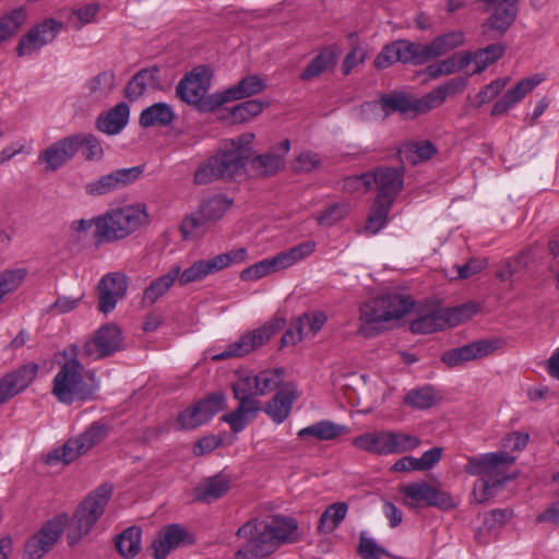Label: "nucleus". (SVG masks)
<instances>
[{"label": "nucleus", "mask_w": 559, "mask_h": 559, "mask_svg": "<svg viewBox=\"0 0 559 559\" xmlns=\"http://www.w3.org/2000/svg\"><path fill=\"white\" fill-rule=\"evenodd\" d=\"M297 530L298 523L292 516L276 514L266 519L253 518L236 532L242 544L235 552V559H264L283 544L295 542Z\"/></svg>", "instance_id": "nucleus-1"}, {"label": "nucleus", "mask_w": 559, "mask_h": 559, "mask_svg": "<svg viewBox=\"0 0 559 559\" xmlns=\"http://www.w3.org/2000/svg\"><path fill=\"white\" fill-rule=\"evenodd\" d=\"M247 258V250L239 248L217 254L207 260H198L188 269L181 271L179 265H173L168 272L153 280L143 290L142 304L146 307L156 304L176 283L181 286L204 280L207 275L229 266L231 263H241Z\"/></svg>", "instance_id": "nucleus-2"}, {"label": "nucleus", "mask_w": 559, "mask_h": 559, "mask_svg": "<svg viewBox=\"0 0 559 559\" xmlns=\"http://www.w3.org/2000/svg\"><path fill=\"white\" fill-rule=\"evenodd\" d=\"M252 138L253 135L249 134L225 142L216 154L198 167L193 177L194 183L207 185L216 180H233L252 156V150L248 146Z\"/></svg>", "instance_id": "nucleus-3"}, {"label": "nucleus", "mask_w": 559, "mask_h": 559, "mask_svg": "<svg viewBox=\"0 0 559 559\" xmlns=\"http://www.w3.org/2000/svg\"><path fill=\"white\" fill-rule=\"evenodd\" d=\"M78 355L79 347L75 345L63 352L66 360L52 381V394L63 404L90 400L98 388L94 378H86L84 366L79 361Z\"/></svg>", "instance_id": "nucleus-4"}, {"label": "nucleus", "mask_w": 559, "mask_h": 559, "mask_svg": "<svg viewBox=\"0 0 559 559\" xmlns=\"http://www.w3.org/2000/svg\"><path fill=\"white\" fill-rule=\"evenodd\" d=\"M150 216L144 203L129 204L108 210L95 218V239L98 243L124 239L147 225Z\"/></svg>", "instance_id": "nucleus-5"}, {"label": "nucleus", "mask_w": 559, "mask_h": 559, "mask_svg": "<svg viewBox=\"0 0 559 559\" xmlns=\"http://www.w3.org/2000/svg\"><path fill=\"white\" fill-rule=\"evenodd\" d=\"M114 491L109 483L99 485L93 490L76 508L67 532L68 544H78L83 536L87 535L99 518L103 515Z\"/></svg>", "instance_id": "nucleus-6"}, {"label": "nucleus", "mask_w": 559, "mask_h": 559, "mask_svg": "<svg viewBox=\"0 0 559 559\" xmlns=\"http://www.w3.org/2000/svg\"><path fill=\"white\" fill-rule=\"evenodd\" d=\"M210 85L211 72L199 67L183 75L176 87V95L201 112L213 111L222 106V99L221 93L207 94Z\"/></svg>", "instance_id": "nucleus-7"}, {"label": "nucleus", "mask_w": 559, "mask_h": 559, "mask_svg": "<svg viewBox=\"0 0 559 559\" xmlns=\"http://www.w3.org/2000/svg\"><path fill=\"white\" fill-rule=\"evenodd\" d=\"M231 389L239 405L235 411L224 414L222 420L230 426L231 431L238 433L247 427V416L254 417L260 411V403L254 399L259 395L255 374L239 378L233 383Z\"/></svg>", "instance_id": "nucleus-8"}, {"label": "nucleus", "mask_w": 559, "mask_h": 559, "mask_svg": "<svg viewBox=\"0 0 559 559\" xmlns=\"http://www.w3.org/2000/svg\"><path fill=\"white\" fill-rule=\"evenodd\" d=\"M348 182H361L367 189L376 187L378 193L374 200L390 201L392 205L404 185V168L378 167L372 173L348 179Z\"/></svg>", "instance_id": "nucleus-9"}, {"label": "nucleus", "mask_w": 559, "mask_h": 559, "mask_svg": "<svg viewBox=\"0 0 559 559\" xmlns=\"http://www.w3.org/2000/svg\"><path fill=\"white\" fill-rule=\"evenodd\" d=\"M106 435V426L94 423L80 436L69 439L62 447L49 452L46 463L48 465H55L58 462L69 464L99 443Z\"/></svg>", "instance_id": "nucleus-10"}, {"label": "nucleus", "mask_w": 559, "mask_h": 559, "mask_svg": "<svg viewBox=\"0 0 559 559\" xmlns=\"http://www.w3.org/2000/svg\"><path fill=\"white\" fill-rule=\"evenodd\" d=\"M484 11L490 13L481 24L487 40L501 38L516 19L519 0H481Z\"/></svg>", "instance_id": "nucleus-11"}, {"label": "nucleus", "mask_w": 559, "mask_h": 559, "mask_svg": "<svg viewBox=\"0 0 559 559\" xmlns=\"http://www.w3.org/2000/svg\"><path fill=\"white\" fill-rule=\"evenodd\" d=\"M405 506L411 509L423 507H436L441 510H450L455 507L451 495L439 490L427 481H417L401 488Z\"/></svg>", "instance_id": "nucleus-12"}, {"label": "nucleus", "mask_w": 559, "mask_h": 559, "mask_svg": "<svg viewBox=\"0 0 559 559\" xmlns=\"http://www.w3.org/2000/svg\"><path fill=\"white\" fill-rule=\"evenodd\" d=\"M419 312L421 314H439L437 309L424 310L409 295L388 294L376 297L369 302L360 306V314H409Z\"/></svg>", "instance_id": "nucleus-13"}, {"label": "nucleus", "mask_w": 559, "mask_h": 559, "mask_svg": "<svg viewBox=\"0 0 559 559\" xmlns=\"http://www.w3.org/2000/svg\"><path fill=\"white\" fill-rule=\"evenodd\" d=\"M68 523L69 516L66 513L47 521L41 528L26 542L24 559L43 558L57 543Z\"/></svg>", "instance_id": "nucleus-14"}, {"label": "nucleus", "mask_w": 559, "mask_h": 559, "mask_svg": "<svg viewBox=\"0 0 559 559\" xmlns=\"http://www.w3.org/2000/svg\"><path fill=\"white\" fill-rule=\"evenodd\" d=\"M122 348L120 329L116 324H105L96 330L84 343L82 356L92 360H99L114 355Z\"/></svg>", "instance_id": "nucleus-15"}, {"label": "nucleus", "mask_w": 559, "mask_h": 559, "mask_svg": "<svg viewBox=\"0 0 559 559\" xmlns=\"http://www.w3.org/2000/svg\"><path fill=\"white\" fill-rule=\"evenodd\" d=\"M280 329L278 321L267 322L264 325L242 334L237 341L229 344L225 350L213 356V360H225L231 357H242L264 345Z\"/></svg>", "instance_id": "nucleus-16"}, {"label": "nucleus", "mask_w": 559, "mask_h": 559, "mask_svg": "<svg viewBox=\"0 0 559 559\" xmlns=\"http://www.w3.org/2000/svg\"><path fill=\"white\" fill-rule=\"evenodd\" d=\"M367 106L372 108V110L380 109L382 120L395 112L405 116L407 114L418 115L429 111L425 95L417 98L404 92L383 94L377 103H368Z\"/></svg>", "instance_id": "nucleus-17"}, {"label": "nucleus", "mask_w": 559, "mask_h": 559, "mask_svg": "<svg viewBox=\"0 0 559 559\" xmlns=\"http://www.w3.org/2000/svg\"><path fill=\"white\" fill-rule=\"evenodd\" d=\"M226 399L224 393L214 392L186 408L178 416V424L182 429H194L213 418L219 411L224 409Z\"/></svg>", "instance_id": "nucleus-18"}, {"label": "nucleus", "mask_w": 559, "mask_h": 559, "mask_svg": "<svg viewBox=\"0 0 559 559\" xmlns=\"http://www.w3.org/2000/svg\"><path fill=\"white\" fill-rule=\"evenodd\" d=\"M290 150V142L285 139L265 153L250 157L249 169L253 177L269 178L277 175L285 167V157Z\"/></svg>", "instance_id": "nucleus-19"}, {"label": "nucleus", "mask_w": 559, "mask_h": 559, "mask_svg": "<svg viewBox=\"0 0 559 559\" xmlns=\"http://www.w3.org/2000/svg\"><path fill=\"white\" fill-rule=\"evenodd\" d=\"M143 170L144 166H134L114 170L110 174L104 175L87 183L85 191L92 197H99L115 192L136 181L143 174Z\"/></svg>", "instance_id": "nucleus-20"}, {"label": "nucleus", "mask_w": 559, "mask_h": 559, "mask_svg": "<svg viewBox=\"0 0 559 559\" xmlns=\"http://www.w3.org/2000/svg\"><path fill=\"white\" fill-rule=\"evenodd\" d=\"M515 462V456L507 452H491L468 456L464 472L472 476H503V469Z\"/></svg>", "instance_id": "nucleus-21"}, {"label": "nucleus", "mask_w": 559, "mask_h": 559, "mask_svg": "<svg viewBox=\"0 0 559 559\" xmlns=\"http://www.w3.org/2000/svg\"><path fill=\"white\" fill-rule=\"evenodd\" d=\"M128 289V277L114 272L104 275L96 286L98 298V310L103 313H109L115 310L116 305L121 300Z\"/></svg>", "instance_id": "nucleus-22"}, {"label": "nucleus", "mask_w": 559, "mask_h": 559, "mask_svg": "<svg viewBox=\"0 0 559 559\" xmlns=\"http://www.w3.org/2000/svg\"><path fill=\"white\" fill-rule=\"evenodd\" d=\"M61 28L62 23L53 19L45 20L32 27L26 35L21 37L16 48L17 55L23 57L39 50L46 44L51 43Z\"/></svg>", "instance_id": "nucleus-23"}, {"label": "nucleus", "mask_w": 559, "mask_h": 559, "mask_svg": "<svg viewBox=\"0 0 559 559\" xmlns=\"http://www.w3.org/2000/svg\"><path fill=\"white\" fill-rule=\"evenodd\" d=\"M498 348V342L493 340H479L456 348L445 350L441 355V361L450 368L464 362L479 359L492 354Z\"/></svg>", "instance_id": "nucleus-24"}, {"label": "nucleus", "mask_w": 559, "mask_h": 559, "mask_svg": "<svg viewBox=\"0 0 559 559\" xmlns=\"http://www.w3.org/2000/svg\"><path fill=\"white\" fill-rule=\"evenodd\" d=\"M38 365L28 362L0 379V405L23 392L35 380Z\"/></svg>", "instance_id": "nucleus-25"}, {"label": "nucleus", "mask_w": 559, "mask_h": 559, "mask_svg": "<svg viewBox=\"0 0 559 559\" xmlns=\"http://www.w3.org/2000/svg\"><path fill=\"white\" fill-rule=\"evenodd\" d=\"M191 544L188 531L179 524H169L162 527L155 535L150 549L155 559H165L169 552L182 544Z\"/></svg>", "instance_id": "nucleus-26"}, {"label": "nucleus", "mask_w": 559, "mask_h": 559, "mask_svg": "<svg viewBox=\"0 0 559 559\" xmlns=\"http://www.w3.org/2000/svg\"><path fill=\"white\" fill-rule=\"evenodd\" d=\"M78 152V141L71 136L63 138L49 145L38 155V160L45 164V170L56 171Z\"/></svg>", "instance_id": "nucleus-27"}, {"label": "nucleus", "mask_w": 559, "mask_h": 559, "mask_svg": "<svg viewBox=\"0 0 559 559\" xmlns=\"http://www.w3.org/2000/svg\"><path fill=\"white\" fill-rule=\"evenodd\" d=\"M297 399L296 389L292 383L283 384L275 395L264 405V412L277 425L284 423L290 415L293 404Z\"/></svg>", "instance_id": "nucleus-28"}, {"label": "nucleus", "mask_w": 559, "mask_h": 559, "mask_svg": "<svg viewBox=\"0 0 559 559\" xmlns=\"http://www.w3.org/2000/svg\"><path fill=\"white\" fill-rule=\"evenodd\" d=\"M326 317H297L283 334L281 346L296 345L308 334L314 335L324 325Z\"/></svg>", "instance_id": "nucleus-29"}, {"label": "nucleus", "mask_w": 559, "mask_h": 559, "mask_svg": "<svg viewBox=\"0 0 559 559\" xmlns=\"http://www.w3.org/2000/svg\"><path fill=\"white\" fill-rule=\"evenodd\" d=\"M231 480L226 474L218 473L203 479L195 488V499L211 503L225 496L230 489Z\"/></svg>", "instance_id": "nucleus-30"}, {"label": "nucleus", "mask_w": 559, "mask_h": 559, "mask_svg": "<svg viewBox=\"0 0 559 559\" xmlns=\"http://www.w3.org/2000/svg\"><path fill=\"white\" fill-rule=\"evenodd\" d=\"M265 87V81L259 75H247L237 84L221 93L222 105L228 102L251 97L264 91Z\"/></svg>", "instance_id": "nucleus-31"}, {"label": "nucleus", "mask_w": 559, "mask_h": 559, "mask_svg": "<svg viewBox=\"0 0 559 559\" xmlns=\"http://www.w3.org/2000/svg\"><path fill=\"white\" fill-rule=\"evenodd\" d=\"M130 109L128 104L119 103L105 114H100L96 120V127L108 135L118 134L129 121Z\"/></svg>", "instance_id": "nucleus-32"}, {"label": "nucleus", "mask_w": 559, "mask_h": 559, "mask_svg": "<svg viewBox=\"0 0 559 559\" xmlns=\"http://www.w3.org/2000/svg\"><path fill=\"white\" fill-rule=\"evenodd\" d=\"M353 444L368 453L389 455L391 454V431L380 430L362 433L353 439Z\"/></svg>", "instance_id": "nucleus-33"}, {"label": "nucleus", "mask_w": 559, "mask_h": 559, "mask_svg": "<svg viewBox=\"0 0 559 559\" xmlns=\"http://www.w3.org/2000/svg\"><path fill=\"white\" fill-rule=\"evenodd\" d=\"M467 317H416L409 330L414 334H431L462 324Z\"/></svg>", "instance_id": "nucleus-34"}, {"label": "nucleus", "mask_w": 559, "mask_h": 559, "mask_svg": "<svg viewBox=\"0 0 559 559\" xmlns=\"http://www.w3.org/2000/svg\"><path fill=\"white\" fill-rule=\"evenodd\" d=\"M404 317H360L357 334L364 337H376L381 333L399 329L403 325Z\"/></svg>", "instance_id": "nucleus-35"}, {"label": "nucleus", "mask_w": 559, "mask_h": 559, "mask_svg": "<svg viewBox=\"0 0 559 559\" xmlns=\"http://www.w3.org/2000/svg\"><path fill=\"white\" fill-rule=\"evenodd\" d=\"M464 43L465 34L460 29L451 31L435 37L430 43L426 44L430 61L463 46Z\"/></svg>", "instance_id": "nucleus-36"}, {"label": "nucleus", "mask_w": 559, "mask_h": 559, "mask_svg": "<svg viewBox=\"0 0 559 559\" xmlns=\"http://www.w3.org/2000/svg\"><path fill=\"white\" fill-rule=\"evenodd\" d=\"M467 86V80L462 76L453 78L445 83L435 87L425 95L429 111L440 107L448 97L459 95Z\"/></svg>", "instance_id": "nucleus-37"}, {"label": "nucleus", "mask_w": 559, "mask_h": 559, "mask_svg": "<svg viewBox=\"0 0 559 559\" xmlns=\"http://www.w3.org/2000/svg\"><path fill=\"white\" fill-rule=\"evenodd\" d=\"M395 46L399 61L404 64L423 66L430 61L426 44L399 39Z\"/></svg>", "instance_id": "nucleus-38"}, {"label": "nucleus", "mask_w": 559, "mask_h": 559, "mask_svg": "<svg viewBox=\"0 0 559 559\" xmlns=\"http://www.w3.org/2000/svg\"><path fill=\"white\" fill-rule=\"evenodd\" d=\"M175 119L173 108L166 103H156L142 110L139 123L142 128L168 127Z\"/></svg>", "instance_id": "nucleus-39"}, {"label": "nucleus", "mask_w": 559, "mask_h": 559, "mask_svg": "<svg viewBox=\"0 0 559 559\" xmlns=\"http://www.w3.org/2000/svg\"><path fill=\"white\" fill-rule=\"evenodd\" d=\"M159 71L156 68L143 69L135 73L124 88L126 97L135 100L141 97L148 86L155 87L159 83Z\"/></svg>", "instance_id": "nucleus-40"}, {"label": "nucleus", "mask_w": 559, "mask_h": 559, "mask_svg": "<svg viewBox=\"0 0 559 559\" xmlns=\"http://www.w3.org/2000/svg\"><path fill=\"white\" fill-rule=\"evenodd\" d=\"M346 431V427L330 420H320L305 427L297 432L299 439L312 437L319 441H330L340 437Z\"/></svg>", "instance_id": "nucleus-41"}, {"label": "nucleus", "mask_w": 559, "mask_h": 559, "mask_svg": "<svg viewBox=\"0 0 559 559\" xmlns=\"http://www.w3.org/2000/svg\"><path fill=\"white\" fill-rule=\"evenodd\" d=\"M440 400L432 385H423L408 391L403 397V403L414 409H427L437 405Z\"/></svg>", "instance_id": "nucleus-42"}, {"label": "nucleus", "mask_w": 559, "mask_h": 559, "mask_svg": "<svg viewBox=\"0 0 559 559\" xmlns=\"http://www.w3.org/2000/svg\"><path fill=\"white\" fill-rule=\"evenodd\" d=\"M337 61V56L330 47L322 49L305 68L300 74V80L311 81L320 74L334 68Z\"/></svg>", "instance_id": "nucleus-43"}, {"label": "nucleus", "mask_w": 559, "mask_h": 559, "mask_svg": "<svg viewBox=\"0 0 559 559\" xmlns=\"http://www.w3.org/2000/svg\"><path fill=\"white\" fill-rule=\"evenodd\" d=\"M142 530L129 526L116 537V548L126 559H133L141 551Z\"/></svg>", "instance_id": "nucleus-44"}, {"label": "nucleus", "mask_w": 559, "mask_h": 559, "mask_svg": "<svg viewBox=\"0 0 559 559\" xmlns=\"http://www.w3.org/2000/svg\"><path fill=\"white\" fill-rule=\"evenodd\" d=\"M348 504L346 502H334L330 504L321 514L318 532L320 534H330L334 532L346 518Z\"/></svg>", "instance_id": "nucleus-45"}, {"label": "nucleus", "mask_w": 559, "mask_h": 559, "mask_svg": "<svg viewBox=\"0 0 559 559\" xmlns=\"http://www.w3.org/2000/svg\"><path fill=\"white\" fill-rule=\"evenodd\" d=\"M116 85V75L114 71H104L93 76L87 82V96L94 100H103L108 97Z\"/></svg>", "instance_id": "nucleus-46"}, {"label": "nucleus", "mask_w": 559, "mask_h": 559, "mask_svg": "<svg viewBox=\"0 0 559 559\" xmlns=\"http://www.w3.org/2000/svg\"><path fill=\"white\" fill-rule=\"evenodd\" d=\"M509 479L507 476L493 475L479 478L473 488V496L476 502L485 503L490 500L497 490Z\"/></svg>", "instance_id": "nucleus-47"}, {"label": "nucleus", "mask_w": 559, "mask_h": 559, "mask_svg": "<svg viewBox=\"0 0 559 559\" xmlns=\"http://www.w3.org/2000/svg\"><path fill=\"white\" fill-rule=\"evenodd\" d=\"M233 201L224 195H214L204 200L199 210L202 212L207 221L214 225L219 221L225 213L231 207Z\"/></svg>", "instance_id": "nucleus-48"}, {"label": "nucleus", "mask_w": 559, "mask_h": 559, "mask_svg": "<svg viewBox=\"0 0 559 559\" xmlns=\"http://www.w3.org/2000/svg\"><path fill=\"white\" fill-rule=\"evenodd\" d=\"M212 223L202 215V212L198 209L195 213L187 215L181 224L180 231L185 239L192 236H203L212 227Z\"/></svg>", "instance_id": "nucleus-49"}, {"label": "nucleus", "mask_w": 559, "mask_h": 559, "mask_svg": "<svg viewBox=\"0 0 559 559\" xmlns=\"http://www.w3.org/2000/svg\"><path fill=\"white\" fill-rule=\"evenodd\" d=\"M506 45L502 43L491 44L485 48L477 49L473 56V60L476 63L474 73H481L488 66L499 60L504 51Z\"/></svg>", "instance_id": "nucleus-50"}, {"label": "nucleus", "mask_w": 559, "mask_h": 559, "mask_svg": "<svg viewBox=\"0 0 559 559\" xmlns=\"http://www.w3.org/2000/svg\"><path fill=\"white\" fill-rule=\"evenodd\" d=\"M280 270L282 269L280 267L278 260L275 255L271 259H264L243 269L240 272L239 277L243 282H253Z\"/></svg>", "instance_id": "nucleus-51"}, {"label": "nucleus", "mask_w": 559, "mask_h": 559, "mask_svg": "<svg viewBox=\"0 0 559 559\" xmlns=\"http://www.w3.org/2000/svg\"><path fill=\"white\" fill-rule=\"evenodd\" d=\"M437 153L435 145L430 141L411 142L400 151L402 158L409 160L412 164L427 160Z\"/></svg>", "instance_id": "nucleus-52"}, {"label": "nucleus", "mask_w": 559, "mask_h": 559, "mask_svg": "<svg viewBox=\"0 0 559 559\" xmlns=\"http://www.w3.org/2000/svg\"><path fill=\"white\" fill-rule=\"evenodd\" d=\"M314 241H305L286 251L277 253L276 258L278 260L280 267L283 270L292 266L296 262L310 255L314 251Z\"/></svg>", "instance_id": "nucleus-53"}, {"label": "nucleus", "mask_w": 559, "mask_h": 559, "mask_svg": "<svg viewBox=\"0 0 559 559\" xmlns=\"http://www.w3.org/2000/svg\"><path fill=\"white\" fill-rule=\"evenodd\" d=\"M258 394L265 395L274 390H280L284 382V370L282 368L267 369L255 374Z\"/></svg>", "instance_id": "nucleus-54"}, {"label": "nucleus", "mask_w": 559, "mask_h": 559, "mask_svg": "<svg viewBox=\"0 0 559 559\" xmlns=\"http://www.w3.org/2000/svg\"><path fill=\"white\" fill-rule=\"evenodd\" d=\"M26 11L20 7L5 14L0 20V44L13 36L26 21Z\"/></svg>", "instance_id": "nucleus-55"}, {"label": "nucleus", "mask_w": 559, "mask_h": 559, "mask_svg": "<svg viewBox=\"0 0 559 559\" xmlns=\"http://www.w3.org/2000/svg\"><path fill=\"white\" fill-rule=\"evenodd\" d=\"M264 108V103L258 99H250L234 106L229 110L231 123H241L260 115Z\"/></svg>", "instance_id": "nucleus-56"}, {"label": "nucleus", "mask_w": 559, "mask_h": 559, "mask_svg": "<svg viewBox=\"0 0 559 559\" xmlns=\"http://www.w3.org/2000/svg\"><path fill=\"white\" fill-rule=\"evenodd\" d=\"M391 207L390 201L379 202L374 200L365 229L370 234H377L386 224Z\"/></svg>", "instance_id": "nucleus-57"}, {"label": "nucleus", "mask_w": 559, "mask_h": 559, "mask_svg": "<svg viewBox=\"0 0 559 559\" xmlns=\"http://www.w3.org/2000/svg\"><path fill=\"white\" fill-rule=\"evenodd\" d=\"M72 138L78 141V150L83 148L82 153L86 160H95L103 157L102 144L94 134H74Z\"/></svg>", "instance_id": "nucleus-58"}, {"label": "nucleus", "mask_w": 559, "mask_h": 559, "mask_svg": "<svg viewBox=\"0 0 559 559\" xmlns=\"http://www.w3.org/2000/svg\"><path fill=\"white\" fill-rule=\"evenodd\" d=\"M420 443V439L415 435L391 431V454L413 451L418 448Z\"/></svg>", "instance_id": "nucleus-59"}, {"label": "nucleus", "mask_w": 559, "mask_h": 559, "mask_svg": "<svg viewBox=\"0 0 559 559\" xmlns=\"http://www.w3.org/2000/svg\"><path fill=\"white\" fill-rule=\"evenodd\" d=\"M473 60L472 52L461 51L439 61L443 75H450L466 68Z\"/></svg>", "instance_id": "nucleus-60"}, {"label": "nucleus", "mask_w": 559, "mask_h": 559, "mask_svg": "<svg viewBox=\"0 0 559 559\" xmlns=\"http://www.w3.org/2000/svg\"><path fill=\"white\" fill-rule=\"evenodd\" d=\"M357 554L361 559H380L382 556H388V551L379 546L374 539L367 537L365 532L359 534Z\"/></svg>", "instance_id": "nucleus-61"}, {"label": "nucleus", "mask_w": 559, "mask_h": 559, "mask_svg": "<svg viewBox=\"0 0 559 559\" xmlns=\"http://www.w3.org/2000/svg\"><path fill=\"white\" fill-rule=\"evenodd\" d=\"M542 82L537 78H527L521 80L512 90L508 91L504 95L514 106L521 102L530 92L534 90Z\"/></svg>", "instance_id": "nucleus-62"}, {"label": "nucleus", "mask_w": 559, "mask_h": 559, "mask_svg": "<svg viewBox=\"0 0 559 559\" xmlns=\"http://www.w3.org/2000/svg\"><path fill=\"white\" fill-rule=\"evenodd\" d=\"M348 213L346 203H335L328 206L319 216L318 223L324 226H331L343 219Z\"/></svg>", "instance_id": "nucleus-63"}, {"label": "nucleus", "mask_w": 559, "mask_h": 559, "mask_svg": "<svg viewBox=\"0 0 559 559\" xmlns=\"http://www.w3.org/2000/svg\"><path fill=\"white\" fill-rule=\"evenodd\" d=\"M321 166L319 154L311 151L300 153L294 160L293 168L296 173H310Z\"/></svg>", "instance_id": "nucleus-64"}]
</instances>
